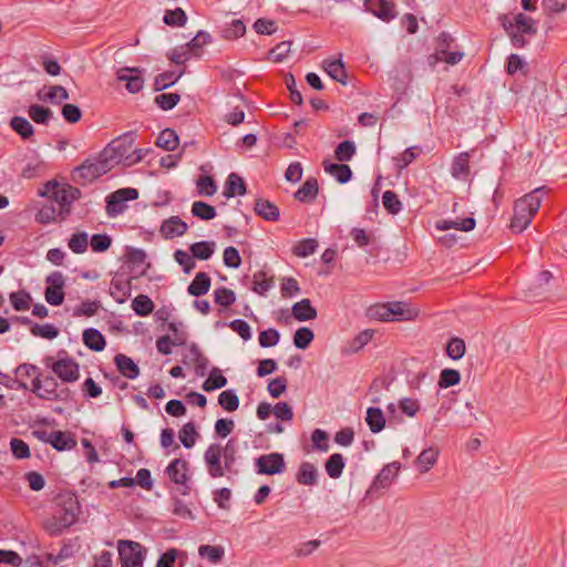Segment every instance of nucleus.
Here are the masks:
<instances>
[{
    "label": "nucleus",
    "instance_id": "f257e3e1",
    "mask_svg": "<svg viewBox=\"0 0 567 567\" xmlns=\"http://www.w3.org/2000/svg\"><path fill=\"white\" fill-rule=\"evenodd\" d=\"M56 512L43 522V528L50 536H59L78 520L81 506L73 494L60 495Z\"/></svg>",
    "mask_w": 567,
    "mask_h": 567
},
{
    "label": "nucleus",
    "instance_id": "f03ea898",
    "mask_svg": "<svg viewBox=\"0 0 567 567\" xmlns=\"http://www.w3.org/2000/svg\"><path fill=\"white\" fill-rule=\"evenodd\" d=\"M546 188L537 187L515 202L514 216L511 221V229L514 233H522L532 223L533 217L540 208Z\"/></svg>",
    "mask_w": 567,
    "mask_h": 567
},
{
    "label": "nucleus",
    "instance_id": "7ed1b4c3",
    "mask_svg": "<svg viewBox=\"0 0 567 567\" xmlns=\"http://www.w3.org/2000/svg\"><path fill=\"white\" fill-rule=\"evenodd\" d=\"M109 152L104 150L99 157L85 159L72 171L71 179L76 184L86 185L110 172L115 161Z\"/></svg>",
    "mask_w": 567,
    "mask_h": 567
},
{
    "label": "nucleus",
    "instance_id": "20e7f679",
    "mask_svg": "<svg viewBox=\"0 0 567 567\" xmlns=\"http://www.w3.org/2000/svg\"><path fill=\"white\" fill-rule=\"evenodd\" d=\"M499 20L515 48H524L528 43L526 37L530 38L537 33L536 21L524 13H517L513 20L502 16Z\"/></svg>",
    "mask_w": 567,
    "mask_h": 567
},
{
    "label": "nucleus",
    "instance_id": "39448f33",
    "mask_svg": "<svg viewBox=\"0 0 567 567\" xmlns=\"http://www.w3.org/2000/svg\"><path fill=\"white\" fill-rule=\"evenodd\" d=\"M39 195L51 198L60 206V214L68 216L71 213L72 204L81 197V190L70 184L49 181L39 190Z\"/></svg>",
    "mask_w": 567,
    "mask_h": 567
},
{
    "label": "nucleus",
    "instance_id": "423d86ee",
    "mask_svg": "<svg viewBox=\"0 0 567 567\" xmlns=\"http://www.w3.org/2000/svg\"><path fill=\"white\" fill-rule=\"evenodd\" d=\"M44 364L64 383L75 382L80 378L79 363L64 350L59 352L58 360L47 357Z\"/></svg>",
    "mask_w": 567,
    "mask_h": 567
},
{
    "label": "nucleus",
    "instance_id": "0eeeda50",
    "mask_svg": "<svg viewBox=\"0 0 567 567\" xmlns=\"http://www.w3.org/2000/svg\"><path fill=\"white\" fill-rule=\"evenodd\" d=\"M32 392L48 401H66L71 394L68 388H60L55 378L47 375L41 379L40 373L32 381Z\"/></svg>",
    "mask_w": 567,
    "mask_h": 567
},
{
    "label": "nucleus",
    "instance_id": "6e6552de",
    "mask_svg": "<svg viewBox=\"0 0 567 567\" xmlns=\"http://www.w3.org/2000/svg\"><path fill=\"white\" fill-rule=\"evenodd\" d=\"M117 550L121 567H143L147 549L134 540H118Z\"/></svg>",
    "mask_w": 567,
    "mask_h": 567
},
{
    "label": "nucleus",
    "instance_id": "1a4fd4ad",
    "mask_svg": "<svg viewBox=\"0 0 567 567\" xmlns=\"http://www.w3.org/2000/svg\"><path fill=\"white\" fill-rule=\"evenodd\" d=\"M138 198V190L132 187L120 188L113 193H111L106 197V215L109 217H116L122 214L127 205L126 203L130 200H135Z\"/></svg>",
    "mask_w": 567,
    "mask_h": 567
},
{
    "label": "nucleus",
    "instance_id": "9d476101",
    "mask_svg": "<svg viewBox=\"0 0 567 567\" xmlns=\"http://www.w3.org/2000/svg\"><path fill=\"white\" fill-rule=\"evenodd\" d=\"M45 301L51 306H61L64 301L65 278L61 271H52L47 278Z\"/></svg>",
    "mask_w": 567,
    "mask_h": 567
},
{
    "label": "nucleus",
    "instance_id": "9b49d317",
    "mask_svg": "<svg viewBox=\"0 0 567 567\" xmlns=\"http://www.w3.org/2000/svg\"><path fill=\"white\" fill-rule=\"evenodd\" d=\"M255 466L258 474L276 475L286 470V463L281 453H269L255 458Z\"/></svg>",
    "mask_w": 567,
    "mask_h": 567
},
{
    "label": "nucleus",
    "instance_id": "f8f14e48",
    "mask_svg": "<svg viewBox=\"0 0 567 567\" xmlns=\"http://www.w3.org/2000/svg\"><path fill=\"white\" fill-rule=\"evenodd\" d=\"M166 474L173 483L183 486V495L189 494L190 487L188 486L189 475L187 461L183 458L173 460L166 467Z\"/></svg>",
    "mask_w": 567,
    "mask_h": 567
},
{
    "label": "nucleus",
    "instance_id": "ddd939ff",
    "mask_svg": "<svg viewBox=\"0 0 567 567\" xmlns=\"http://www.w3.org/2000/svg\"><path fill=\"white\" fill-rule=\"evenodd\" d=\"M204 461L210 477L217 478L225 475V465H221V445L217 443L210 444L205 453Z\"/></svg>",
    "mask_w": 567,
    "mask_h": 567
},
{
    "label": "nucleus",
    "instance_id": "4468645a",
    "mask_svg": "<svg viewBox=\"0 0 567 567\" xmlns=\"http://www.w3.org/2000/svg\"><path fill=\"white\" fill-rule=\"evenodd\" d=\"M364 8L383 22H390L396 17L395 4L390 0H364Z\"/></svg>",
    "mask_w": 567,
    "mask_h": 567
},
{
    "label": "nucleus",
    "instance_id": "2eb2a0df",
    "mask_svg": "<svg viewBox=\"0 0 567 567\" xmlns=\"http://www.w3.org/2000/svg\"><path fill=\"white\" fill-rule=\"evenodd\" d=\"M401 468V464L399 462H392L384 465L378 475L374 477L370 489L373 492H378L380 489H384L389 487L394 478L399 475Z\"/></svg>",
    "mask_w": 567,
    "mask_h": 567
},
{
    "label": "nucleus",
    "instance_id": "dca6fc26",
    "mask_svg": "<svg viewBox=\"0 0 567 567\" xmlns=\"http://www.w3.org/2000/svg\"><path fill=\"white\" fill-rule=\"evenodd\" d=\"M141 70L137 68H122L117 71L116 78L121 82L126 83V90L130 93H138L144 86V80L138 74Z\"/></svg>",
    "mask_w": 567,
    "mask_h": 567
},
{
    "label": "nucleus",
    "instance_id": "f3484780",
    "mask_svg": "<svg viewBox=\"0 0 567 567\" xmlns=\"http://www.w3.org/2000/svg\"><path fill=\"white\" fill-rule=\"evenodd\" d=\"M187 229L188 225L184 220L178 216H171L162 223L159 231L165 239H172L183 236Z\"/></svg>",
    "mask_w": 567,
    "mask_h": 567
},
{
    "label": "nucleus",
    "instance_id": "a211bd4d",
    "mask_svg": "<svg viewBox=\"0 0 567 567\" xmlns=\"http://www.w3.org/2000/svg\"><path fill=\"white\" fill-rule=\"evenodd\" d=\"M132 282L131 279L114 277L110 285V295L117 303H124L131 296Z\"/></svg>",
    "mask_w": 567,
    "mask_h": 567
},
{
    "label": "nucleus",
    "instance_id": "6ab92c4d",
    "mask_svg": "<svg viewBox=\"0 0 567 567\" xmlns=\"http://www.w3.org/2000/svg\"><path fill=\"white\" fill-rule=\"evenodd\" d=\"M114 363L120 373L127 379H136L140 374L138 365L130 357L123 353L115 355Z\"/></svg>",
    "mask_w": 567,
    "mask_h": 567
},
{
    "label": "nucleus",
    "instance_id": "aec40b11",
    "mask_svg": "<svg viewBox=\"0 0 567 567\" xmlns=\"http://www.w3.org/2000/svg\"><path fill=\"white\" fill-rule=\"evenodd\" d=\"M254 210L258 216L268 221H276L280 216L278 206L264 198L256 199Z\"/></svg>",
    "mask_w": 567,
    "mask_h": 567
},
{
    "label": "nucleus",
    "instance_id": "412c9836",
    "mask_svg": "<svg viewBox=\"0 0 567 567\" xmlns=\"http://www.w3.org/2000/svg\"><path fill=\"white\" fill-rule=\"evenodd\" d=\"M476 226V221L473 217H466L462 219L456 220H447V219H441L435 223V228L437 230H449V229H457L461 231H470L473 230Z\"/></svg>",
    "mask_w": 567,
    "mask_h": 567
},
{
    "label": "nucleus",
    "instance_id": "4be33fe9",
    "mask_svg": "<svg viewBox=\"0 0 567 567\" xmlns=\"http://www.w3.org/2000/svg\"><path fill=\"white\" fill-rule=\"evenodd\" d=\"M246 33V24L241 19H233L220 29V37L227 41H234Z\"/></svg>",
    "mask_w": 567,
    "mask_h": 567
},
{
    "label": "nucleus",
    "instance_id": "5701e85b",
    "mask_svg": "<svg viewBox=\"0 0 567 567\" xmlns=\"http://www.w3.org/2000/svg\"><path fill=\"white\" fill-rule=\"evenodd\" d=\"M439 450L429 447L423 450L415 460V466L422 474L427 473L437 462Z\"/></svg>",
    "mask_w": 567,
    "mask_h": 567
},
{
    "label": "nucleus",
    "instance_id": "b1692460",
    "mask_svg": "<svg viewBox=\"0 0 567 567\" xmlns=\"http://www.w3.org/2000/svg\"><path fill=\"white\" fill-rule=\"evenodd\" d=\"M83 343L92 351L100 352L104 350L106 342L101 331L95 328H87L83 331Z\"/></svg>",
    "mask_w": 567,
    "mask_h": 567
},
{
    "label": "nucleus",
    "instance_id": "393cba45",
    "mask_svg": "<svg viewBox=\"0 0 567 567\" xmlns=\"http://www.w3.org/2000/svg\"><path fill=\"white\" fill-rule=\"evenodd\" d=\"M319 187L318 181L315 177H309L302 186L295 193V198L301 203L313 202L318 195Z\"/></svg>",
    "mask_w": 567,
    "mask_h": 567
},
{
    "label": "nucleus",
    "instance_id": "a878e982",
    "mask_svg": "<svg viewBox=\"0 0 567 567\" xmlns=\"http://www.w3.org/2000/svg\"><path fill=\"white\" fill-rule=\"evenodd\" d=\"M292 316L298 321H308L317 318V309L312 307L309 299L296 302L291 308Z\"/></svg>",
    "mask_w": 567,
    "mask_h": 567
},
{
    "label": "nucleus",
    "instance_id": "bb28decb",
    "mask_svg": "<svg viewBox=\"0 0 567 567\" xmlns=\"http://www.w3.org/2000/svg\"><path fill=\"white\" fill-rule=\"evenodd\" d=\"M296 480L299 484L306 486L316 485L318 482V470L309 462H302L296 475Z\"/></svg>",
    "mask_w": 567,
    "mask_h": 567
},
{
    "label": "nucleus",
    "instance_id": "cd10ccee",
    "mask_svg": "<svg viewBox=\"0 0 567 567\" xmlns=\"http://www.w3.org/2000/svg\"><path fill=\"white\" fill-rule=\"evenodd\" d=\"M37 96L40 101L49 102L52 104H60L70 97L66 89L62 85H50L45 93L39 91Z\"/></svg>",
    "mask_w": 567,
    "mask_h": 567
},
{
    "label": "nucleus",
    "instance_id": "c85d7f7f",
    "mask_svg": "<svg viewBox=\"0 0 567 567\" xmlns=\"http://www.w3.org/2000/svg\"><path fill=\"white\" fill-rule=\"evenodd\" d=\"M210 277L208 274L200 271L196 274L194 280L187 287V292L194 297H200L206 295L210 288Z\"/></svg>",
    "mask_w": 567,
    "mask_h": 567
},
{
    "label": "nucleus",
    "instance_id": "c756f323",
    "mask_svg": "<svg viewBox=\"0 0 567 567\" xmlns=\"http://www.w3.org/2000/svg\"><path fill=\"white\" fill-rule=\"evenodd\" d=\"M51 446L56 451H70L76 446V440L70 432L53 431Z\"/></svg>",
    "mask_w": 567,
    "mask_h": 567
},
{
    "label": "nucleus",
    "instance_id": "7c9ffc66",
    "mask_svg": "<svg viewBox=\"0 0 567 567\" xmlns=\"http://www.w3.org/2000/svg\"><path fill=\"white\" fill-rule=\"evenodd\" d=\"M324 171L333 176L340 184L348 183L352 177V171L347 164H334L323 162Z\"/></svg>",
    "mask_w": 567,
    "mask_h": 567
},
{
    "label": "nucleus",
    "instance_id": "2f4dec72",
    "mask_svg": "<svg viewBox=\"0 0 567 567\" xmlns=\"http://www.w3.org/2000/svg\"><path fill=\"white\" fill-rule=\"evenodd\" d=\"M246 194V184L244 179L236 173H231L228 175L224 195L227 198H231L236 195H245Z\"/></svg>",
    "mask_w": 567,
    "mask_h": 567
},
{
    "label": "nucleus",
    "instance_id": "473e14b6",
    "mask_svg": "<svg viewBox=\"0 0 567 567\" xmlns=\"http://www.w3.org/2000/svg\"><path fill=\"white\" fill-rule=\"evenodd\" d=\"M326 72L337 82L347 84V72L344 64L341 59L338 60H326L323 62Z\"/></svg>",
    "mask_w": 567,
    "mask_h": 567
},
{
    "label": "nucleus",
    "instance_id": "72a5a7b5",
    "mask_svg": "<svg viewBox=\"0 0 567 567\" xmlns=\"http://www.w3.org/2000/svg\"><path fill=\"white\" fill-rule=\"evenodd\" d=\"M365 422L372 433L381 432L385 426V417L380 408H368Z\"/></svg>",
    "mask_w": 567,
    "mask_h": 567
},
{
    "label": "nucleus",
    "instance_id": "f704fd0d",
    "mask_svg": "<svg viewBox=\"0 0 567 567\" xmlns=\"http://www.w3.org/2000/svg\"><path fill=\"white\" fill-rule=\"evenodd\" d=\"M274 277H268L264 270L256 271L252 276L251 290L259 296H265L266 292L274 286Z\"/></svg>",
    "mask_w": 567,
    "mask_h": 567
},
{
    "label": "nucleus",
    "instance_id": "c9c22d12",
    "mask_svg": "<svg viewBox=\"0 0 567 567\" xmlns=\"http://www.w3.org/2000/svg\"><path fill=\"white\" fill-rule=\"evenodd\" d=\"M346 466L344 458L340 453H333L326 461L324 468L329 477L339 478Z\"/></svg>",
    "mask_w": 567,
    "mask_h": 567
},
{
    "label": "nucleus",
    "instance_id": "e433bc0d",
    "mask_svg": "<svg viewBox=\"0 0 567 567\" xmlns=\"http://www.w3.org/2000/svg\"><path fill=\"white\" fill-rule=\"evenodd\" d=\"M183 75H184V71H181L179 73H175L174 71H166V72L159 73L158 75L155 76L154 90L159 92L165 89H168L172 85H174Z\"/></svg>",
    "mask_w": 567,
    "mask_h": 567
},
{
    "label": "nucleus",
    "instance_id": "4c0bfd02",
    "mask_svg": "<svg viewBox=\"0 0 567 567\" xmlns=\"http://www.w3.org/2000/svg\"><path fill=\"white\" fill-rule=\"evenodd\" d=\"M212 42V37L206 31H198L196 35L186 43V48L189 49L192 56H200L203 47Z\"/></svg>",
    "mask_w": 567,
    "mask_h": 567
},
{
    "label": "nucleus",
    "instance_id": "58836bf2",
    "mask_svg": "<svg viewBox=\"0 0 567 567\" xmlns=\"http://www.w3.org/2000/svg\"><path fill=\"white\" fill-rule=\"evenodd\" d=\"M178 135L172 128L163 130L155 141L156 146L166 151H174L178 146Z\"/></svg>",
    "mask_w": 567,
    "mask_h": 567
},
{
    "label": "nucleus",
    "instance_id": "ea45409f",
    "mask_svg": "<svg viewBox=\"0 0 567 567\" xmlns=\"http://www.w3.org/2000/svg\"><path fill=\"white\" fill-rule=\"evenodd\" d=\"M189 251L195 259L208 260L215 251L214 241H198L189 246Z\"/></svg>",
    "mask_w": 567,
    "mask_h": 567
},
{
    "label": "nucleus",
    "instance_id": "a19ab883",
    "mask_svg": "<svg viewBox=\"0 0 567 567\" xmlns=\"http://www.w3.org/2000/svg\"><path fill=\"white\" fill-rule=\"evenodd\" d=\"M227 384L226 377L223 375L218 368H213L208 378L203 383L202 388L206 392L221 389Z\"/></svg>",
    "mask_w": 567,
    "mask_h": 567
},
{
    "label": "nucleus",
    "instance_id": "79ce46f5",
    "mask_svg": "<svg viewBox=\"0 0 567 567\" xmlns=\"http://www.w3.org/2000/svg\"><path fill=\"white\" fill-rule=\"evenodd\" d=\"M28 114L30 118L37 124L47 125L53 116V112L43 105L32 104L29 106Z\"/></svg>",
    "mask_w": 567,
    "mask_h": 567
},
{
    "label": "nucleus",
    "instance_id": "37998d69",
    "mask_svg": "<svg viewBox=\"0 0 567 567\" xmlns=\"http://www.w3.org/2000/svg\"><path fill=\"white\" fill-rule=\"evenodd\" d=\"M132 309L137 316H148L154 310V302L146 295H138L132 300Z\"/></svg>",
    "mask_w": 567,
    "mask_h": 567
},
{
    "label": "nucleus",
    "instance_id": "c03bdc74",
    "mask_svg": "<svg viewBox=\"0 0 567 567\" xmlns=\"http://www.w3.org/2000/svg\"><path fill=\"white\" fill-rule=\"evenodd\" d=\"M56 217L64 219L66 215H61L60 209L58 210L52 204L43 205L35 215V220L40 224H50L56 220Z\"/></svg>",
    "mask_w": 567,
    "mask_h": 567
},
{
    "label": "nucleus",
    "instance_id": "a18cd8bd",
    "mask_svg": "<svg viewBox=\"0 0 567 567\" xmlns=\"http://www.w3.org/2000/svg\"><path fill=\"white\" fill-rule=\"evenodd\" d=\"M198 555L207 558L212 564H218L225 555V549L223 546L202 545L198 548Z\"/></svg>",
    "mask_w": 567,
    "mask_h": 567
},
{
    "label": "nucleus",
    "instance_id": "49530a36",
    "mask_svg": "<svg viewBox=\"0 0 567 567\" xmlns=\"http://www.w3.org/2000/svg\"><path fill=\"white\" fill-rule=\"evenodd\" d=\"M179 440L186 449H190L195 445L198 437L196 426L193 422H188L179 430Z\"/></svg>",
    "mask_w": 567,
    "mask_h": 567
},
{
    "label": "nucleus",
    "instance_id": "de8ad7c7",
    "mask_svg": "<svg viewBox=\"0 0 567 567\" xmlns=\"http://www.w3.org/2000/svg\"><path fill=\"white\" fill-rule=\"evenodd\" d=\"M192 214L199 219L210 220L216 217V209L214 206L198 200L193 203Z\"/></svg>",
    "mask_w": 567,
    "mask_h": 567
},
{
    "label": "nucleus",
    "instance_id": "09e8293b",
    "mask_svg": "<svg viewBox=\"0 0 567 567\" xmlns=\"http://www.w3.org/2000/svg\"><path fill=\"white\" fill-rule=\"evenodd\" d=\"M318 247V241L313 238L302 239L293 246L292 252L295 256L300 258H306L312 254H315Z\"/></svg>",
    "mask_w": 567,
    "mask_h": 567
},
{
    "label": "nucleus",
    "instance_id": "8fccbe9b",
    "mask_svg": "<svg viewBox=\"0 0 567 567\" xmlns=\"http://www.w3.org/2000/svg\"><path fill=\"white\" fill-rule=\"evenodd\" d=\"M373 337V330L365 329L359 332L349 343V348L346 350L347 353H355L367 346Z\"/></svg>",
    "mask_w": 567,
    "mask_h": 567
},
{
    "label": "nucleus",
    "instance_id": "3c124183",
    "mask_svg": "<svg viewBox=\"0 0 567 567\" xmlns=\"http://www.w3.org/2000/svg\"><path fill=\"white\" fill-rule=\"evenodd\" d=\"M12 130L23 138H29L34 134L31 123L22 116H13L10 123Z\"/></svg>",
    "mask_w": 567,
    "mask_h": 567
},
{
    "label": "nucleus",
    "instance_id": "603ef678",
    "mask_svg": "<svg viewBox=\"0 0 567 567\" xmlns=\"http://www.w3.org/2000/svg\"><path fill=\"white\" fill-rule=\"evenodd\" d=\"M68 246L74 254L85 252L89 246L87 234L85 231L73 234L68 241Z\"/></svg>",
    "mask_w": 567,
    "mask_h": 567
},
{
    "label": "nucleus",
    "instance_id": "864d4df0",
    "mask_svg": "<svg viewBox=\"0 0 567 567\" xmlns=\"http://www.w3.org/2000/svg\"><path fill=\"white\" fill-rule=\"evenodd\" d=\"M391 321L410 320L413 318V312L406 308V305L401 301L389 302Z\"/></svg>",
    "mask_w": 567,
    "mask_h": 567
},
{
    "label": "nucleus",
    "instance_id": "5fc2aeb1",
    "mask_svg": "<svg viewBox=\"0 0 567 567\" xmlns=\"http://www.w3.org/2000/svg\"><path fill=\"white\" fill-rule=\"evenodd\" d=\"M315 338V333L310 328L301 327L293 336V344L296 348L305 350L307 349Z\"/></svg>",
    "mask_w": 567,
    "mask_h": 567
},
{
    "label": "nucleus",
    "instance_id": "6e6d98bb",
    "mask_svg": "<svg viewBox=\"0 0 567 567\" xmlns=\"http://www.w3.org/2000/svg\"><path fill=\"white\" fill-rule=\"evenodd\" d=\"M218 403L224 410L234 412L239 406V398L234 390H226L219 394Z\"/></svg>",
    "mask_w": 567,
    "mask_h": 567
},
{
    "label": "nucleus",
    "instance_id": "4d7b16f0",
    "mask_svg": "<svg viewBox=\"0 0 567 567\" xmlns=\"http://www.w3.org/2000/svg\"><path fill=\"white\" fill-rule=\"evenodd\" d=\"M30 330L33 336L41 337V338L48 339V340H52V339L56 338L60 332L59 329L51 323H45V324L33 323Z\"/></svg>",
    "mask_w": 567,
    "mask_h": 567
},
{
    "label": "nucleus",
    "instance_id": "13d9d810",
    "mask_svg": "<svg viewBox=\"0 0 567 567\" xmlns=\"http://www.w3.org/2000/svg\"><path fill=\"white\" fill-rule=\"evenodd\" d=\"M181 100V95L177 93H161L155 96V104L163 111H169L175 107Z\"/></svg>",
    "mask_w": 567,
    "mask_h": 567
},
{
    "label": "nucleus",
    "instance_id": "bf43d9fd",
    "mask_svg": "<svg viewBox=\"0 0 567 567\" xmlns=\"http://www.w3.org/2000/svg\"><path fill=\"white\" fill-rule=\"evenodd\" d=\"M382 204L389 214L396 215L402 209V203L393 190H385L382 196Z\"/></svg>",
    "mask_w": 567,
    "mask_h": 567
},
{
    "label": "nucleus",
    "instance_id": "052dcab7",
    "mask_svg": "<svg viewBox=\"0 0 567 567\" xmlns=\"http://www.w3.org/2000/svg\"><path fill=\"white\" fill-rule=\"evenodd\" d=\"M355 154V145L352 141L341 142L334 150V156L339 162H349Z\"/></svg>",
    "mask_w": 567,
    "mask_h": 567
},
{
    "label": "nucleus",
    "instance_id": "680f3d73",
    "mask_svg": "<svg viewBox=\"0 0 567 567\" xmlns=\"http://www.w3.org/2000/svg\"><path fill=\"white\" fill-rule=\"evenodd\" d=\"M101 307V302L99 300H84L82 301L74 310V317H92L96 315L97 310Z\"/></svg>",
    "mask_w": 567,
    "mask_h": 567
},
{
    "label": "nucleus",
    "instance_id": "e2e57ef3",
    "mask_svg": "<svg viewBox=\"0 0 567 567\" xmlns=\"http://www.w3.org/2000/svg\"><path fill=\"white\" fill-rule=\"evenodd\" d=\"M214 300L223 307H230L236 301L235 292L226 287H219L214 291Z\"/></svg>",
    "mask_w": 567,
    "mask_h": 567
},
{
    "label": "nucleus",
    "instance_id": "0e129e2a",
    "mask_svg": "<svg viewBox=\"0 0 567 567\" xmlns=\"http://www.w3.org/2000/svg\"><path fill=\"white\" fill-rule=\"evenodd\" d=\"M468 155L466 153H463L453 161L451 173L455 178H461L466 176L468 174Z\"/></svg>",
    "mask_w": 567,
    "mask_h": 567
},
{
    "label": "nucleus",
    "instance_id": "69168bd1",
    "mask_svg": "<svg viewBox=\"0 0 567 567\" xmlns=\"http://www.w3.org/2000/svg\"><path fill=\"white\" fill-rule=\"evenodd\" d=\"M186 13L181 8L167 10L163 18L164 23L172 27H183L186 23Z\"/></svg>",
    "mask_w": 567,
    "mask_h": 567
},
{
    "label": "nucleus",
    "instance_id": "338daca9",
    "mask_svg": "<svg viewBox=\"0 0 567 567\" xmlns=\"http://www.w3.org/2000/svg\"><path fill=\"white\" fill-rule=\"evenodd\" d=\"M461 381V374L455 369H443L439 379V386L446 389L458 384Z\"/></svg>",
    "mask_w": 567,
    "mask_h": 567
},
{
    "label": "nucleus",
    "instance_id": "774afa93",
    "mask_svg": "<svg viewBox=\"0 0 567 567\" xmlns=\"http://www.w3.org/2000/svg\"><path fill=\"white\" fill-rule=\"evenodd\" d=\"M174 259L179 266H182L185 274H190L196 267L195 258L192 254L189 255L185 250L177 249L174 252Z\"/></svg>",
    "mask_w": 567,
    "mask_h": 567
}]
</instances>
